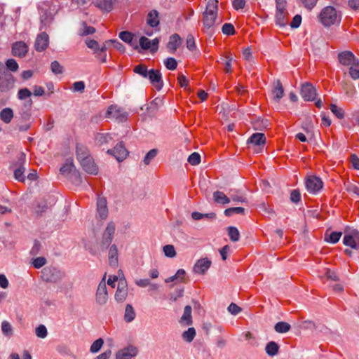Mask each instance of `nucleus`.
I'll return each mask as SVG.
<instances>
[{
    "mask_svg": "<svg viewBox=\"0 0 359 359\" xmlns=\"http://www.w3.org/2000/svg\"><path fill=\"white\" fill-rule=\"evenodd\" d=\"M13 76L6 72L4 65L0 62V91H9L13 87Z\"/></svg>",
    "mask_w": 359,
    "mask_h": 359,
    "instance_id": "6",
    "label": "nucleus"
},
{
    "mask_svg": "<svg viewBox=\"0 0 359 359\" xmlns=\"http://www.w3.org/2000/svg\"><path fill=\"white\" fill-rule=\"evenodd\" d=\"M158 154L156 149H151L144 156L143 162L145 165H149L152 159H154Z\"/></svg>",
    "mask_w": 359,
    "mask_h": 359,
    "instance_id": "47",
    "label": "nucleus"
},
{
    "mask_svg": "<svg viewBox=\"0 0 359 359\" xmlns=\"http://www.w3.org/2000/svg\"><path fill=\"white\" fill-rule=\"evenodd\" d=\"M182 43V39L177 34H174L170 36L167 48L170 53H175Z\"/></svg>",
    "mask_w": 359,
    "mask_h": 359,
    "instance_id": "26",
    "label": "nucleus"
},
{
    "mask_svg": "<svg viewBox=\"0 0 359 359\" xmlns=\"http://www.w3.org/2000/svg\"><path fill=\"white\" fill-rule=\"evenodd\" d=\"M50 68L55 74H60L63 72V67L56 60L51 62Z\"/></svg>",
    "mask_w": 359,
    "mask_h": 359,
    "instance_id": "52",
    "label": "nucleus"
},
{
    "mask_svg": "<svg viewBox=\"0 0 359 359\" xmlns=\"http://www.w3.org/2000/svg\"><path fill=\"white\" fill-rule=\"evenodd\" d=\"M323 186L320 178L316 176H309L306 181L307 190L311 193H316L320 191Z\"/></svg>",
    "mask_w": 359,
    "mask_h": 359,
    "instance_id": "13",
    "label": "nucleus"
},
{
    "mask_svg": "<svg viewBox=\"0 0 359 359\" xmlns=\"http://www.w3.org/2000/svg\"><path fill=\"white\" fill-rule=\"evenodd\" d=\"M28 52V46L23 41H17L12 45V54L15 57H24Z\"/></svg>",
    "mask_w": 359,
    "mask_h": 359,
    "instance_id": "17",
    "label": "nucleus"
},
{
    "mask_svg": "<svg viewBox=\"0 0 359 359\" xmlns=\"http://www.w3.org/2000/svg\"><path fill=\"white\" fill-rule=\"evenodd\" d=\"M159 41L157 38L150 41L145 36H142L140 39V45L144 50L150 49L151 52L154 53L158 50Z\"/></svg>",
    "mask_w": 359,
    "mask_h": 359,
    "instance_id": "20",
    "label": "nucleus"
},
{
    "mask_svg": "<svg viewBox=\"0 0 359 359\" xmlns=\"http://www.w3.org/2000/svg\"><path fill=\"white\" fill-rule=\"evenodd\" d=\"M119 38L124 42L130 43L133 39V34L128 31H123L119 33Z\"/></svg>",
    "mask_w": 359,
    "mask_h": 359,
    "instance_id": "50",
    "label": "nucleus"
},
{
    "mask_svg": "<svg viewBox=\"0 0 359 359\" xmlns=\"http://www.w3.org/2000/svg\"><path fill=\"white\" fill-rule=\"evenodd\" d=\"M191 311L192 309L191 306L187 305L184 307V313L179 321L180 324L187 326L192 325Z\"/></svg>",
    "mask_w": 359,
    "mask_h": 359,
    "instance_id": "27",
    "label": "nucleus"
},
{
    "mask_svg": "<svg viewBox=\"0 0 359 359\" xmlns=\"http://www.w3.org/2000/svg\"><path fill=\"white\" fill-rule=\"evenodd\" d=\"M273 99L278 102L284 95V90L281 82L278 80L273 90Z\"/></svg>",
    "mask_w": 359,
    "mask_h": 359,
    "instance_id": "32",
    "label": "nucleus"
},
{
    "mask_svg": "<svg viewBox=\"0 0 359 359\" xmlns=\"http://www.w3.org/2000/svg\"><path fill=\"white\" fill-rule=\"evenodd\" d=\"M48 43H49L48 35L45 32H42L40 34H39L36 39L35 44H34L35 49L37 51H40V52L43 51L45 49H46V48L48 46Z\"/></svg>",
    "mask_w": 359,
    "mask_h": 359,
    "instance_id": "22",
    "label": "nucleus"
},
{
    "mask_svg": "<svg viewBox=\"0 0 359 359\" xmlns=\"http://www.w3.org/2000/svg\"><path fill=\"white\" fill-rule=\"evenodd\" d=\"M25 163V154L23 152L20 153L18 161L13 164V166L15 167L14 169V177L19 182H25V177L24 172L25 171V168L24 167V164Z\"/></svg>",
    "mask_w": 359,
    "mask_h": 359,
    "instance_id": "7",
    "label": "nucleus"
},
{
    "mask_svg": "<svg viewBox=\"0 0 359 359\" xmlns=\"http://www.w3.org/2000/svg\"><path fill=\"white\" fill-rule=\"evenodd\" d=\"M32 263L35 269H40L46 264V259L43 257H39L34 259Z\"/></svg>",
    "mask_w": 359,
    "mask_h": 359,
    "instance_id": "55",
    "label": "nucleus"
},
{
    "mask_svg": "<svg viewBox=\"0 0 359 359\" xmlns=\"http://www.w3.org/2000/svg\"><path fill=\"white\" fill-rule=\"evenodd\" d=\"M151 85L158 90H160L163 86L161 73L159 70L151 69L149 70L147 78Z\"/></svg>",
    "mask_w": 359,
    "mask_h": 359,
    "instance_id": "12",
    "label": "nucleus"
},
{
    "mask_svg": "<svg viewBox=\"0 0 359 359\" xmlns=\"http://www.w3.org/2000/svg\"><path fill=\"white\" fill-rule=\"evenodd\" d=\"M301 22H302V16L300 15H296L293 18V19L290 23V26L292 28H297L301 25Z\"/></svg>",
    "mask_w": 359,
    "mask_h": 359,
    "instance_id": "64",
    "label": "nucleus"
},
{
    "mask_svg": "<svg viewBox=\"0 0 359 359\" xmlns=\"http://www.w3.org/2000/svg\"><path fill=\"white\" fill-rule=\"evenodd\" d=\"M228 235L230 240L233 242H237L240 238V233L236 227L229 226L227 228Z\"/></svg>",
    "mask_w": 359,
    "mask_h": 359,
    "instance_id": "40",
    "label": "nucleus"
},
{
    "mask_svg": "<svg viewBox=\"0 0 359 359\" xmlns=\"http://www.w3.org/2000/svg\"><path fill=\"white\" fill-rule=\"evenodd\" d=\"M337 58L339 63L344 66L359 65V60L355 57L352 52L348 50H344L339 53Z\"/></svg>",
    "mask_w": 359,
    "mask_h": 359,
    "instance_id": "10",
    "label": "nucleus"
},
{
    "mask_svg": "<svg viewBox=\"0 0 359 359\" xmlns=\"http://www.w3.org/2000/svg\"><path fill=\"white\" fill-rule=\"evenodd\" d=\"M319 18L321 23L325 27H329L340 21L336 9L332 6L324 8L320 12Z\"/></svg>",
    "mask_w": 359,
    "mask_h": 359,
    "instance_id": "3",
    "label": "nucleus"
},
{
    "mask_svg": "<svg viewBox=\"0 0 359 359\" xmlns=\"http://www.w3.org/2000/svg\"><path fill=\"white\" fill-rule=\"evenodd\" d=\"M83 169L88 173L91 175H97L98 172V168L95 164L92 157L87 158L86 161L80 162Z\"/></svg>",
    "mask_w": 359,
    "mask_h": 359,
    "instance_id": "24",
    "label": "nucleus"
},
{
    "mask_svg": "<svg viewBox=\"0 0 359 359\" xmlns=\"http://www.w3.org/2000/svg\"><path fill=\"white\" fill-rule=\"evenodd\" d=\"M213 199L215 203L219 204L226 205L230 203V198L219 191L213 193Z\"/></svg>",
    "mask_w": 359,
    "mask_h": 359,
    "instance_id": "31",
    "label": "nucleus"
},
{
    "mask_svg": "<svg viewBox=\"0 0 359 359\" xmlns=\"http://www.w3.org/2000/svg\"><path fill=\"white\" fill-rule=\"evenodd\" d=\"M196 336V330L194 327H189L187 330L184 331L182 334V339L187 342H191Z\"/></svg>",
    "mask_w": 359,
    "mask_h": 359,
    "instance_id": "41",
    "label": "nucleus"
},
{
    "mask_svg": "<svg viewBox=\"0 0 359 359\" xmlns=\"http://www.w3.org/2000/svg\"><path fill=\"white\" fill-rule=\"evenodd\" d=\"M212 264V262L208 258L198 259L194 266V271L198 274H205Z\"/></svg>",
    "mask_w": 359,
    "mask_h": 359,
    "instance_id": "18",
    "label": "nucleus"
},
{
    "mask_svg": "<svg viewBox=\"0 0 359 359\" xmlns=\"http://www.w3.org/2000/svg\"><path fill=\"white\" fill-rule=\"evenodd\" d=\"M6 65L12 72H16L18 69V64L14 59H8L6 62Z\"/></svg>",
    "mask_w": 359,
    "mask_h": 359,
    "instance_id": "60",
    "label": "nucleus"
},
{
    "mask_svg": "<svg viewBox=\"0 0 359 359\" xmlns=\"http://www.w3.org/2000/svg\"><path fill=\"white\" fill-rule=\"evenodd\" d=\"M341 234V232H332L329 236V238H325V241L330 243H336L340 239Z\"/></svg>",
    "mask_w": 359,
    "mask_h": 359,
    "instance_id": "59",
    "label": "nucleus"
},
{
    "mask_svg": "<svg viewBox=\"0 0 359 359\" xmlns=\"http://www.w3.org/2000/svg\"><path fill=\"white\" fill-rule=\"evenodd\" d=\"M343 243L345 245L350 246L351 248L357 249V244L355 242L352 231L349 234H346L343 239Z\"/></svg>",
    "mask_w": 359,
    "mask_h": 359,
    "instance_id": "42",
    "label": "nucleus"
},
{
    "mask_svg": "<svg viewBox=\"0 0 359 359\" xmlns=\"http://www.w3.org/2000/svg\"><path fill=\"white\" fill-rule=\"evenodd\" d=\"M218 1L210 0L203 13V24L204 29L209 30L215 26L217 22Z\"/></svg>",
    "mask_w": 359,
    "mask_h": 359,
    "instance_id": "1",
    "label": "nucleus"
},
{
    "mask_svg": "<svg viewBox=\"0 0 359 359\" xmlns=\"http://www.w3.org/2000/svg\"><path fill=\"white\" fill-rule=\"evenodd\" d=\"M165 256L168 257H174L176 255V251L172 245H166L163 248Z\"/></svg>",
    "mask_w": 359,
    "mask_h": 359,
    "instance_id": "51",
    "label": "nucleus"
},
{
    "mask_svg": "<svg viewBox=\"0 0 359 359\" xmlns=\"http://www.w3.org/2000/svg\"><path fill=\"white\" fill-rule=\"evenodd\" d=\"M108 299V292L107 290L104 278L102 280L97 287L96 292V302L100 305H104Z\"/></svg>",
    "mask_w": 359,
    "mask_h": 359,
    "instance_id": "14",
    "label": "nucleus"
},
{
    "mask_svg": "<svg viewBox=\"0 0 359 359\" xmlns=\"http://www.w3.org/2000/svg\"><path fill=\"white\" fill-rule=\"evenodd\" d=\"M222 31L223 34L226 35H233L235 33V29L232 24L231 23H225L223 25Z\"/></svg>",
    "mask_w": 359,
    "mask_h": 359,
    "instance_id": "54",
    "label": "nucleus"
},
{
    "mask_svg": "<svg viewBox=\"0 0 359 359\" xmlns=\"http://www.w3.org/2000/svg\"><path fill=\"white\" fill-rule=\"evenodd\" d=\"M76 157L79 162L86 161L87 158H90V155L88 148L83 144L76 145Z\"/></svg>",
    "mask_w": 359,
    "mask_h": 359,
    "instance_id": "28",
    "label": "nucleus"
},
{
    "mask_svg": "<svg viewBox=\"0 0 359 359\" xmlns=\"http://www.w3.org/2000/svg\"><path fill=\"white\" fill-rule=\"evenodd\" d=\"M111 140V137L109 134L104 133H97L95 138L96 144L99 146L108 143Z\"/></svg>",
    "mask_w": 359,
    "mask_h": 359,
    "instance_id": "37",
    "label": "nucleus"
},
{
    "mask_svg": "<svg viewBox=\"0 0 359 359\" xmlns=\"http://www.w3.org/2000/svg\"><path fill=\"white\" fill-rule=\"evenodd\" d=\"M118 252L116 245H111L108 253L109 264L111 266L116 268L118 266Z\"/></svg>",
    "mask_w": 359,
    "mask_h": 359,
    "instance_id": "25",
    "label": "nucleus"
},
{
    "mask_svg": "<svg viewBox=\"0 0 359 359\" xmlns=\"http://www.w3.org/2000/svg\"><path fill=\"white\" fill-rule=\"evenodd\" d=\"M97 211L99 218L107 219L108 216V208L107 199L104 197L99 196L97 201Z\"/></svg>",
    "mask_w": 359,
    "mask_h": 359,
    "instance_id": "21",
    "label": "nucleus"
},
{
    "mask_svg": "<svg viewBox=\"0 0 359 359\" xmlns=\"http://www.w3.org/2000/svg\"><path fill=\"white\" fill-rule=\"evenodd\" d=\"M65 274L55 267H46L41 271V278L44 281L57 283L62 280Z\"/></svg>",
    "mask_w": 359,
    "mask_h": 359,
    "instance_id": "5",
    "label": "nucleus"
},
{
    "mask_svg": "<svg viewBox=\"0 0 359 359\" xmlns=\"http://www.w3.org/2000/svg\"><path fill=\"white\" fill-rule=\"evenodd\" d=\"M188 162L192 165H196L201 162V156L198 153L194 152L188 158Z\"/></svg>",
    "mask_w": 359,
    "mask_h": 359,
    "instance_id": "53",
    "label": "nucleus"
},
{
    "mask_svg": "<svg viewBox=\"0 0 359 359\" xmlns=\"http://www.w3.org/2000/svg\"><path fill=\"white\" fill-rule=\"evenodd\" d=\"M164 64L167 69L175 70L177 68V62L173 57H168L164 61Z\"/></svg>",
    "mask_w": 359,
    "mask_h": 359,
    "instance_id": "56",
    "label": "nucleus"
},
{
    "mask_svg": "<svg viewBox=\"0 0 359 359\" xmlns=\"http://www.w3.org/2000/svg\"><path fill=\"white\" fill-rule=\"evenodd\" d=\"M32 92L26 88L20 89L18 93V99L25 101L23 111L21 113V118L25 120L28 119L30 116L29 111L33 104L32 100L30 98Z\"/></svg>",
    "mask_w": 359,
    "mask_h": 359,
    "instance_id": "4",
    "label": "nucleus"
},
{
    "mask_svg": "<svg viewBox=\"0 0 359 359\" xmlns=\"http://www.w3.org/2000/svg\"><path fill=\"white\" fill-rule=\"evenodd\" d=\"M13 118V111L11 108H4L0 112V118L6 123H9Z\"/></svg>",
    "mask_w": 359,
    "mask_h": 359,
    "instance_id": "34",
    "label": "nucleus"
},
{
    "mask_svg": "<svg viewBox=\"0 0 359 359\" xmlns=\"http://www.w3.org/2000/svg\"><path fill=\"white\" fill-rule=\"evenodd\" d=\"M107 153L114 156L118 161H123L128 154L127 149L122 142L117 144L113 149H109Z\"/></svg>",
    "mask_w": 359,
    "mask_h": 359,
    "instance_id": "16",
    "label": "nucleus"
},
{
    "mask_svg": "<svg viewBox=\"0 0 359 359\" xmlns=\"http://www.w3.org/2000/svg\"><path fill=\"white\" fill-rule=\"evenodd\" d=\"M104 344V340L102 338H99L95 340L90 347V351L93 353H97Z\"/></svg>",
    "mask_w": 359,
    "mask_h": 359,
    "instance_id": "46",
    "label": "nucleus"
},
{
    "mask_svg": "<svg viewBox=\"0 0 359 359\" xmlns=\"http://www.w3.org/2000/svg\"><path fill=\"white\" fill-rule=\"evenodd\" d=\"M135 318V312L133 307L130 304H127L125 310L124 319L126 322L129 323L134 320Z\"/></svg>",
    "mask_w": 359,
    "mask_h": 359,
    "instance_id": "38",
    "label": "nucleus"
},
{
    "mask_svg": "<svg viewBox=\"0 0 359 359\" xmlns=\"http://www.w3.org/2000/svg\"><path fill=\"white\" fill-rule=\"evenodd\" d=\"M228 311L232 315H237L241 311V308L234 303L230 304L228 307Z\"/></svg>",
    "mask_w": 359,
    "mask_h": 359,
    "instance_id": "62",
    "label": "nucleus"
},
{
    "mask_svg": "<svg viewBox=\"0 0 359 359\" xmlns=\"http://www.w3.org/2000/svg\"><path fill=\"white\" fill-rule=\"evenodd\" d=\"M147 22L152 27H156L159 25L158 13L156 10H152L148 13Z\"/></svg>",
    "mask_w": 359,
    "mask_h": 359,
    "instance_id": "30",
    "label": "nucleus"
},
{
    "mask_svg": "<svg viewBox=\"0 0 359 359\" xmlns=\"http://www.w3.org/2000/svg\"><path fill=\"white\" fill-rule=\"evenodd\" d=\"M115 224L113 222H110L107 224L102 238L97 243V250L99 251L104 252L109 247L110 248L115 233Z\"/></svg>",
    "mask_w": 359,
    "mask_h": 359,
    "instance_id": "2",
    "label": "nucleus"
},
{
    "mask_svg": "<svg viewBox=\"0 0 359 359\" xmlns=\"http://www.w3.org/2000/svg\"><path fill=\"white\" fill-rule=\"evenodd\" d=\"M107 43L113 44L114 48L121 52L125 51L124 46L117 40H108V41H107Z\"/></svg>",
    "mask_w": 359,
    "mask_h": 359,
    "instance_id": "61",
    "label": "nucleus"
},
{
    "mask_svg": "<svg viewBox=\"0 0 359 359\" xmlns=\"http://www.w3.org/2000/svg\"><path fill=\"white\" fill-rule=\"evenodd\" d=\"M349 75L354 80L359 79V65L350 66Z\"/></svg>",
    "mask_w": 359,
    "mask_h": 359,
    "instance_id": "58",
    "label": "nucleus"
},
{
    "mask_svg": "<svg viewBox=\"0 0 359 359\" xmlns=\"http://www.w3.org/2000/svg\"><path fill=\"white\" fill-rule=\"evenodd\" d=\"M137 354V348L133 346H129L119 350L116 353V359H130Z\"/></svg>",
    "mask_w": 359,
    "mask_h": 359,
    "instance_id": "19",
    "label": "nucleus"
},
{
    "mask_svg": "<svg viewBox=\"0 0 359 359\" xmlns=\"http://www.w3.org/2000/svg\"><path fill=\"white\" fill-rule=\"evenodd\" d=\"M331 111L339 119H341L344 116V111L341 108L339 107L334 104H330Z\"/></svg>",
    "mask_w": 359,
    "mask_h": 359,
    "instance_id": "48",
    "label": "nucleus"
},
{
    "mask_svg": "<svg viewBox=\"0 0 359 359\" xmlns=\"http://www.w3.org/2000/svg\"><path fill=\"white\" fill-rule=\"evenodd\" d=\"M127 116L128 114L122 108L116 105L110 106L106 112V117L114 118L119 122L126 121Z\"/></svg>",
    "mask_w": 359,
    "mask_h": 359,
    "instance_id": "9",
    "label": "nucleus"
},
{
    "mask_svg": "<svg viewBox=\"0 0 359 359\" xmlns=\"http://www.w3.org/2000/svg\"><path fill=\"white\" fill-rule=\"evenodd\" d=\"M36 335L39 338L44 339L47 337L48 331L45 325H39L35 330Z\"/></svg>",
    "mask_w": 359,
    "mask_h": 359,
    "instance_id": "49",
    "label": "nucleus"
},
{
    "mask_svg": "<svg viewBox=\"0 0 359 359\" xmlns=\"http://www.w3.org/2000/svg\"><path fill=\"white\" fill-rule=\"evenodd\" d=\"M249 147L254 151L259 152L262 149L266 144V137L263 133L253 134L248 141Z\"/></svg>",
    "mask_w": 359,
    "mask_h": 359,
    "instance_id": "8",
    "label": "nucleus"
},
{
    "mask_svg": "<svg viewBox=\"0 0 359 359\" xmlns=\"http://www.w3.org/2000/svg\"><path fill=\"white\" fill-rule=\"evenodd\" d=\"M185 276L186 272L184 269H179L176 272L175 275L170 276L165 279L166 283L172 282L174 280H176L178 283H184L185 282Z\"/></svg>",
    "mask_w": 359,
    "mask_h": 359,
    "instance_id": "33",
    "label": "nucleus"
},
{
    "mask_svg": "<svg viewBox=\"0 0 359 359\" xmlns=\"http://www.w3.org/2000/svg\"><path fill=\"white\" fill-rule=\"evenodd\" d=\"M85 89V83L83 81H76L73 84V90L75 92H83Z\"/></svg>",
    "mask_w": 359,
    "mask_h": 359,
    "instance_id": "63",
    "label": "nucleus"
},
{
    "mask_svg": "<svg viewBox=\"0 0 359 359\" xmlns=\"http://www.w3.org/2000/svg\"><path fill=\"white\" fill-rule=\"evenodd\" d=\"M86 43L87 46L94 51V53H97L100 50V45L98 42L94 39L86 40Z\"/></svg>",
    "mask_w": 359,
    "mask_h": 359,
    "instance_id": "57",
    "label": "nucleus"
},
{
    "mask_svg": "<svg viewBox=\"0 0 359 359\" xmlns=\"http://www.w3.org/2000/svg\"><path fill=\"white\" fill-rule=\"evenodd\" d=\"M287 11L276 12V23L280 27H285L287 24Z\"/></svg>",
    "mask_w": 359,
    "mask_h": 359,
    "instance_id": "36",
    "label": "nucleus"
},
{
    "mask_svg": "<svg viewBox=\"0 0 359 359\" xmlns=\"http://www.w3.org/2000/svg\"><path fill=\"white\" fill-rule=\"evenodd\" d=\"M233 214H245V208L241 207L229 208L224 210V215L227 217H230Z\"/></svg>",
    "mask_w": 359,
    "mask_h": 359,
    "instance_id": "44",
    "label": "nucleus"
},
{
    "mask_svg": "<svg viewBox=\"0 0 359 359\" xmlns=\"http://www.w3.org/2000/svg\"><path fill=\"white\" fill-rule=\"evenodd\" d=\"M128 293V288L126 280L121 278L118 280L117 290L115 293V299L118 302H123L126 300Z\"/></svg>",
    "mask_w": 359,
    "mask_h": 359,
    "instance_id": "11",
    "label": "nucleus"
},
{
    "mask_svg": "<svg viewBox=\"0 0 359 359\" xmlns=\"http://www.w3.org/2000/svg\"><path fill=\"white\" fill-rule=\"evenodd\" d=\"M62 175L66 177L71 179L73 175L77 177V173L75 170V166L72 163V160L67 159L65 163L60 170Z\"/></svg>",
    "mask_w": 359,
    "mask_h": 359,
    "instance_id": "23",
    "label": "nucleus"
},
{
    "mask_svg": "<svg viewBox=\"0 0 359 359\" xmlns=\"http://www.w3.org/2000/svg\"><path fill=\"white\" fill-rule=\"evenodd\" d=\"M265 351L269 356H274L278 353L279 346L275 341H270L266 345Z\"/></svg>",
    "mask_w": 359,
    "mask_h": 359,
    "instance_id": "35",
    "label": "nucleus"
},
{
    "mask_svg": "<svg viewBox=\"0 0 359 359\" xmlns=\"http://www.w3.org/2000/svg\"><path fill=\"white\" fill-rule=\"evenodd\" d=\"M134 72L144 78H147L149 70L147 69L144 65H138L134 67Z\"/></svg>",
    "mask_w": 359,
    "mask_h": 359,
    "instance_id": "45",
    "label": "nucleus"
},
{
    "mask_svg": "<svg viewBox=\"0 0 359 359\" xmlns=\"http://www.w3.org/2000/svg\"><path fill=\"white\" fill-rule=\"evenodd\" d=\"M290 328V325L286 322H278L274 326V329L278 333L287 332Z\"/></svg>",
    "mask_w": 359,
    "mask_h": 359,
    "instance_id": "39",
    "label": "nucleus"
},
{
    "mask_svg": "<svg viewBox=\"0 0 359 359\" xmlns=\"http://www.w3.org/2000/svg\"><path fill=\"white\" fill-rule=\"evenodd\" d=\"M114 0H94L93 4L100 9L110 11L113 8Z\"/></svg>",
    "mask_w": 359,
    "mask_h": 359,
    "instance_id": "29",
    "label": "nucleus"
},
{
    "mask_svg": "<svg viewBox=\"0 0 359 359\" xmlns=\"http://www.w3.org/2000/svg\"><path fill=\"white\" fill-rule=\"evenodd\" d=\"M301 95L305 101H312L316 95V90L310 83H305L302 86Z\"/></svg>",
    "mask_w": 359,
    "mask_h": 359,
    "instance_id": "15",
    "label": "nucleus"
},
{
    "mask_svg": "<svg viewBox=\"0 0 359 359\" xmlns=\"http://www.w3.org/2000/svg\"><path fill=\"white\" fill-rule=\"evenodd\" d=\"M1 331L4 336L10 337L13 335V327L11 323L6 320L1 323Z\"/></svg>",
    "mask_w": 359,
    "mask_h": 359,
    "instance_id": "43",
    "label": "nucleus"
}]
</instances>
